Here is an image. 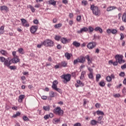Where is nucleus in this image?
I'll return each mask as SVG.
<instances>
[{"instance_id": "nucleus-1", "label": "nucleus", "mask_w": 126, "mask_h": 126, "mask_svg": "<svg viewBox=\"0 0 126 126\" xmlns=\"http://www.w3.org/2000/svg\"><path fill=\"white\" fill-rule=\"evenodd\" d=\"M115 58L116 62H113V64L115 66H117L118 63L120 64H122V63H126V61L123 60V58H124L123 55H116Z\"/></svg>"}, {"instance_id": "nucleus-2", "label": "nucleus", "mask_w": 126, "mask_h": 126, "mask_svg": "<svg viewBox=\"0 0 126 126\" xmlns=\"http://www.w3.org/2000/svg\"><path fill=\"white\" fill-rule=\"evenodd\" d=\"M90 8L92 10L93 14L95 16H100L101 15V11L97 6L92 4L91 5Z\"/></svg>"}, {"instance_id": "nucleus-3", "label": "nucleus", "mask_w": 126, "mask_h": 126, "mask_svg": "<svg viewBox=\"0 0 126 126\" xmlns=\"http://www.w3.org/2000/svg\"><path fill=\"white\" fill-rule=\"evenodd\" d=\"M58 84H59L58 81L57 80H54L52 83V89H54V90L59 92V93H60V94H62V93H63V91L62 89L58 88V86H57Z\"/></svg>"}, {"instance_id": "nucleus-4", "label": "nucleus", "mask_w": 126, "mask_h": 126, "mask_svg": "<svg viewBox=\"0 0 126 126\" xmlns=\"http://www.w3.org/2000/svg\"><path fill=\"white\" fill-rule=\"evenodd\" d=\"M42 45L46 46V47H53L54 46V41L50 39H46L42 43Z\"/></svg>"}, {"instance_id": "nucleus-5", "label": "nucleus", "mask_w": 126, "mask_h": 126, "mask_svg": "<svg viewBox=\"0 0 126 126\" xmlns=\"http://www.w3.org/2000/svg\"><path fill=\"white\" fill-rule=\"evenodd\" d=\"M55 113L58 116H63V110L60 107H57L54 109Z\"/></svg>"}, {"instance_id": "nucleus-6", "label": "nucleus", "mask_w": 126, "mask_h": 126, "mask_svg": "<svg viewBox=\"0 0 126 126\" xmlns=\"http://www.w3.org/2000/svg\"><path fill=\"white\" fill-rule=\"evenodd\" d=\"M71 76L69 74L62 75V78H63V79H64L65 80L64 81V83H66V82H68V81H70Z\"/></svg>"}, {"instance_id": "nucleus-7", "label": "nucleus", "mask_w": 126, "mask_h": 126, "mask_svg": "<svg viewBox=\"0 0 126 126\" xmlns=\"http://www.w3.org/2000/svg\"><path fill=\"white\" fill-rule=\"evenodd\" d=\"M97 45V43L95 42H90L87 45V48L89 49V50H92L94 48H95Z\"/></svg>"}, {"instance_id": "nucleus-8", "label": "nucleus", "mask_w": 126, "mask_h": 126, "mask_svg": "<svg viewBox=\"0 0 126 126\" xmlns=\"http://www.w3.org/2000/svg\"><path fill=\"white\" fill-rule=\"evenodd\" d=\"M22 25L25 27H29V24L25 19H21Z\"/></svg>"}, {"instance_id": "nucleus-9", "label": "nucleus", "mask_w": 126, "mask_h": 126, "mask_svg": "<svg viewBox=\"0 0 126 126\" xmlns=\"http://www.w3.org/2000/svg\"><path fill=\"white\" fill-rule=\"evenodd\" d=\"M38 30V26H32L30 28V31L32 34H34Z\"/></svg>"}, {"instance_id": "nucleus-10", "label": "nucleus", "mask_w": 126, "mask_h": 126, "mask_svg": "<svg viewBox=\"0 0 126 126\" xmlns=\"http://www.w3.org/2000/svg\"><path fill=\"white\" fill-rule=\"evenodd\" d=\"M8 8L7 6L5 5H2L0 6V11H5L7 12L8 11Z\"/></svg>"}, {"instance_id": "nucleus-11", "label": "nucleus", "mask_w": 126, "mask_h": 126, "mask_svg": "<svg viewBox=\"0 0 126 126\" xmlns=\"http://www.w3.org/2000/svg\"><path fill=\"white\" fill-rule=\"evenodd\" d=\"M88 31V28L87 27H84L80 29V31H77V33L78 34H80L82 33V32H87Z\"/></svg>"}, {"instance_id": "nucleus-12", "label": "nucleus", "mask_w": 126, "mask_h": 126, "mask_svg": "<svg viewBox=\"0 0 126 126\" xmlns=\"http://www.w3.org/2000/svg\"><path fill=\"white\" fill-rule=\"evenodd\" d=\"M11 61L13 63H19L20 60L19 59L18 57H16L13 58Z\"/></svg>"}, {"instance_id": "nucleus-13", "label": "nucleus", "mask_w": 126, "mask_h": 126, "mask_svg": "<svg viewBox=\"0 0 126 126\" xmlns=\"http://www.w3.org/2000/svg\"><path fill=\"white\" fill-rule=\"evenodd\" d=\"M85 58L88 61V64H89V65H90V64L92 63V60H91L90 56H89V55H86L85 57Z\"/></svg>"}, {"instance_id": "nucleus-14", "label": "nucleus", "mask_w": 126, "mask_h": 126, "mask_svg": "<svg viewBox=\"0 0 126 126\" xmlns=\"http://www.w3.org/2000/svg\"><path fill=\"white\" fill-rule=\"evenodd\" d=\"M94 29L91 26H89L88 28V33L89 34H92L93 33V32L94 31Z\"/></svg>"}, {"instance_id": "nucleus-15", "label": "nucleus", "mask_w": 126, "mask_h": 126, "mask_svg": "<svg viewBox=\"0 0 126 126\" xmlns=\"http://www.w3.org/2000/svg\"><path fill=\"white\" fill-rule=\"evenodd\" d=\"M94 31H96V32L99 31V32L101 34H102V33H103V30L101 28H100L99 27H95L94 28Z\"/></svg>"}, {"instance_id": "nucleus-16", "label": "nucleus", "mask_w": 126, "mask_h": 126, "mask_svg": "<svg viewBox=\"0 0 126 126\" xmlns=\"http://www.w3.org/2000/svg\"><path fill=\"white\" fill-rule=\"evenodd\" d=\"M72 45L76 47V48H78V47H80V43L76 41H73Z\"/></svg>"}, {"instance_id": "nucleus-17", "label": "nucleus", "mask_w": 126, "mask_h": 126, "mask_svg": "<svg viewBox=\"0 0 126 126\" xmlns=\"http://www.w3.org/2000/svg\"><path fill=\"white\" fill-rule=\"evenodd\" d=\"M85 62V57L84 56H81L80 58L79 59V63H84Z\"/></svg>"}, {"instance_id": "nucleus-18", "label": "nucleus", "mask_w": 126, "mask_h": 126, "mask_svg": "<svg viewBox=\"0 0 126 126\" xmlns=\"http://www.w3.org/2000/svg\"><path fill=\"white\" fill-rule=\"evenodd\" d=\"M25 95L23 94L20 95L19 99L18 100V102H19V103H21V102H22V100H23V98H25Z\"/></svg>"}, {"instance_id": "nucleus-19", "label": "nucleus", "mask_w": 126, "mask_h": 126, "mask_svg": "<svg viewBox=\"0 0 126 126\" xmlns=\"http://www.w3.org/2000/svg\"><path fill=\"white\" fill-rule=\"evenodd\" d=\"M49 4H52V5H56L57 4V1H55V0H50L48 1Z\"/></svg>"}, {"instance_id": "nucleus-20", "label": "nucleus", "mask_w": 126, "mask_h": 126, "mask_svg": "<svg viewBox=\"0 0 126 126\" xmlns=\"http://www.w3.org/2000/svg\"><path fill=\"white\" fill-rule=\"evenodd\" d=\"M117 7L116 6H110L109 7H107L106 9L107 11H111L112 10H113V9H116Z\"/></svg>"}, {"instance_id": "nucleus-21", "label": "nucleus", "mask_w": 126, "mask_h": 126, "mask_svg": "<svg viewBox=\"0 0 126 126\" xmlns=\"http://www.w3.org/2000/svg\"><path fill=\"white\" fill-rule=\"evenodd\" d=\"M61 65L62 66H63V67H65L67 66V62L66 61L62 62L61 63Z\"/></svg>"}, {"instance_id": "nucleus-22", "label": "nucleus", "mask_w": 126, "mask_h": 126, "mask_svg": "<svg viewBox=\"0 0 126 126\" xmlns=\"http://www.w3.org/2000/svg\"><path fill=\"white\" fill-rule=\"evenodd\" d=\"M43 110L46 111H50V105H46V106H44L42 107Z\"/></svg>"}, {"instance_id": "nucleus-23", "label": "nucleus", "mask_w": 126, "mask_h": 126, "mask_svg": "<svg viewBox=\"0 0 126 126\" xmlns=\"http://www.w3.org/2000/svg\"><path fill=\"white\" fill-rule=\"evenodd\" d=\"M8 60L9 59H7L5 60L4 62V65H5V66H7V67H9V64L10 63H8Z\"/></svg>"}, {"instance_id": "nucleus-24", "label": "nucleus", "mask_w": 126, "mask_h": 126, "mask_svg": "<svg viewBox=\"0 0 126 126\" xmlns=\"http://www.w3.org/2000/svg\"><path fill=\"white\" fill-rule=\"evenodd\" d=\"M0 53L1 54V55H2V56H6L8 55L7 51L4 50H1L0 51Z\"/></svg>"}, {"instance_id": "nucleus-25", "label": "nucleus", "mask_w": 126, "mask_h": 126, "mask_svg": "<svg viewBox=\"0 0 126 126\" xmlns=\"http://www.w3.org/2000/svg\"><path fill=\"white\" fill-rule=\"evenodd\" d=\"M91 126H96L97 125V121L95 120H93L91 121Z\"/></svg>"}, {"instance_id": "nucleus-26", "label": "nucleus", "mask_w": 126, "mask_h": 126, "mask_svg": "<svg viewBox=\"0 0 126 126\" xmlns=\"http://www.w3.org/2000/svg\"><path fill=\"white\" fill-rule=\"evenodd\" d=\"M103 119V117L102 116H99L98 118L97 121V124H102L103 123V122H102V119Z\"/></svg>"}, {"instance_id": "nucleus-27", "label": "nucleus", "mask_w": 126, "mask_h": 126, "mask_svg": "<svg viewBox=\"0 0 126 126\" xmlns=\"http://www.w3.org/2000/svg\"><path fill=\"white\" fill-rule=\"evenodd\" d=\"M4 33V27L3 26H1L0 28V34L1 35Z\"/></svg>"}, {"instance_id": "nucleus-28", "label": "nucleus", "mask_w": 126, "mask_h": 126, "mask_svg": "<svg viewBox=\"0 0 126 126\" xmlns=\"http://www.w3.org/2000/svg\"><path fill=\"white\" fill-rule=\"evenodd\" d=\"M122 21L126 22V12L124 13L122 15Z\"/></svg>"}, {"instance_id": "nucleus-29", "label": "nucleus", "mask_w": 126, "mask_h": 126, "mask_svg": "<svg viewBox=\"0 0 126 126\" xmlns=\"http://www.w3.org/2000/svg\"><path fill=\"white\" fill-rule=\"evenodd\" d=\"M62 26H63V24H58L55 25L54 27L56 29H59V28H61Z\"/></svg>"}, {"instance_id": "nucleus-30", "label": "nucleus", "mask_w": 126, "mask_h": 126, "mask_svg": "<svg viewBox=\"0 0 126 126\" xmlns=\"http://www.w3.org/2000/svg\"><path fill=\"white\" fill-rule=\"evenodd\" d=\"M88 76L90 79H94V76L93 75V73H90L89 74H88Z\"/></svg>"}, {"instance_id": "nucleus-31", "label": "nucleus", "mask_w": 126, "mask_h": 126, "mask_svg": "<svg viewBox=\"0 0 126 126\" xmlns=\"http://www.w3.org/2000/svg\"><path fill=\"white\" fill-rule=\"evenodd\" d=\"M65 57L66 58L67 60H70V54L68 53H65Z\"/></svg>"}, {"instance_id": "nucleus-32", "label": "nucleus", "mask_w": 126, "mask_h": 126, "mask_svg": "<svg viewBox=\"0 0 126 126\" xmlns=\"http://www.w3.org/2000/svg\"><path fill=\"white\" fill-rule=\"evenodd\" d=\"M61 41L63 44H66V42H67V39H66L65 38H63L61 39Z\"/></svg>"}, {"instance_id": "nucleus-33", "label": "nucleus", "mask_w": 126, "mask_h": 126, "mask_svg": "<svg viewBox=\"0 0 126 126\" xmlns=\"http://www.w3.org/2000/svg\"><path fill=\"white\" fill-rule=\"evenodd\" d=\"M79 63V58H77V59L74 60L73 61V64L75 65V64H77Z\"/></svg>"}, {"instance_id": "nucleus-34", "label": "nucleus", "mask_w": 126, "mask_h": 126, "mask_svg": "<svg viewBox=\"0 0 126 126\" xmlns=\"http://www.w3.org/2000/svg\"><path fill=\"white\" fill-rule=\"evenodd\" d=\"M49 96H50V97H51V98H53V97H55V93L53 91L50 92L49 93Z\"/></svg>"}, {"instance_id": "nucleus-35", "label": "nucleus", "mask_w": 126, "mask_h": 126, "mask_svg": "<svg viewBox=\"0 0 126 126\" xmlns=\"http://www.w3.org/2000/svg\"><path fill=\"white\" fill-rule=\"evenodd\" d=\"M77 83H78V84H79L80 86H84V84L80 81V80H77Z\"/></svg>"}, {"instance_id": "nucleus-36", "label": "nucleus", "mask_w": 126, "mask_h": 126, "mask_svg": "<svg viewBox=\"0 0 126 126\" xmlns=\"http://www.w3.org/2000/svg\"><path fill=\"white\" fill-rule=\"evenodd\" d=\"M28 7L29 8H30V9H31L32 12H35V8H34L32 6V5H29L28 6Z\"/></svg>"}, {"instance_id": "nucleus-37", "label": "nucleus", "mask_w": 126, "mask_h": 126, "mask_svg": "<svg viewBox=\"0 0 126 126\" xmlns=\"http://www.w3.org/2000/svg\"><path fill=\"white\" fill-rule=\"evenodd\" d=\"M84 75H85V71H82L80 77V79H83L84 78Z\"/></svg>"}, {"instance_id": "nucleus-38", "label": "nucleus", "mask_w": 126, "mask_h": 126, "mask_svg": "<svg viewBox=\"0 0 126 126\" xmlns=\"http://www.w3.org/2000/svg\"><path fill=\"white\" fill-rule=\"evenodd\" d=\"M97 115H101V116H103L104 115V112H103L102 111H97L96 112Z\"/></svg>"}, {"instance_id": "nucleus-39", "label": "nucleus", "mask_w": 126, "mask_h": 126, "mask_svg": "<svg viewBox=\"0 0 126 126\" xmlns=\"http://www.w3.org/2000/svg\"><path fill=\"white\" fill-rule=\"evenodd\" d=\"M6 59L3 57H0V61L1 63H4Z\"/></svg>"}, {"instance_id": "nucleus-40", "label": "nucleus", "mask_w": 126, "mask_h": 126, "mask_svg": "<svg viewBox=\"0 0 126 126\" xmlns=\"http://www.w3.org/2000/svg\"><path fill=\"white\" fill-rule=\"evenodd\" d=\"M100 78H101V75H100L99 74H96V81H99V79H100Z\"/></svg>"}, {"instance_id": "nucleus-41", "label": "nucleus", "mask_w": 126, "mask_h": 126, "mask_svg": "<svg viewBox=\"0 0 126 126\" xmlns=\"http://www.w3.org/2000/svg\"><path fill=\"white\" fill-rule=\"evenodd\" d=\"M18 52L20 53V54H21V55H23L24 50L23 48H20L18 49Z\"/></svg>"}, {"instance_id": "nucleus-42", "label": "nucleus", "mask_w": 126, "mask_h": 126, "mask_svg": "<svg viewBox=\"0 0 126 126\" xmlns=\"http://www.w3.org/2000/svg\"><path fill=\"white\" fill-rule=\"evenodd\" d=\"M9 67L10 69H11V70H13L14 69H16V66L12 65V66H9Z\"/></svg>"}, {"instance_id": "nucleus-43", "label": "nucleus", "mask_w": 126, "mask_h": 126, "mask_svg": "<svg viewBox=\"0 0 126 126\" xmlns=\"http://www.w3.org/2000/svg\"><path fill=\"white\" fill-rule=\"evenodd\" d=\"M99 85L101 86V87H104V86H105V82H104V81L100 82Z\"/></svg>"}, {"instance_id": "nucleus-44", "label": "nucleus", "mask_w": 126, "mask_h": 126, "mask_svg": "<svg viewBox=\"0 0 126 126\" xmlns=\"http://www.w3.org/2000/svg\"><path fill=\"white\" fill-rule=\"evenodd\" d=\"M106 79L108 82L112 81V77H111V76H107Z\"/></svg>"}, {"instance_id": "nucleus-45", "label": "nucleus", "mask_w": 126, "mask_h": 126, "mask_svg": "<svg viewBox=\"0 0 126 126\" xmlns=\"http://www.w3.org/2000/svg\"><path fill=\"white\" fill-rule=\"evenodd\" d=\"M88 70L90 71V73H93V69L90 67H87Z\"/></svg>"}, {"instance_id": "nucleus-46", "label": "nucleus", "mask_w": 126, "mask_h": 126, "mask_svg": "<svg viewBox=\"0 0 126 126\" xmlns=\"http://www.w3.org/2000/svg\"><path fill=\"white\" fill-rule=\"evenodd\" d=\"M23 119L26 122V121H29V119L28 117H27V116H24L23 117Z\"/></svg>"}, {"instance_id": "nucleus-47", "label": "nucleus", "mask_w": 126, "mask_h": 126, "mask_svg": "<svg viewBox=\"0 0 126 126\" xmlns=\"http://www.w3.org/2000/svg\"><path fill=\"white\" fill-rule=\"evenodd\" d=\"M55 39L56 41H60V40L61 39V36L56 35L55 37Z\"/></svg>"}, {"instance_id": "nucleus-48", "label": "nucleus", "mask_w": 126, "mask_h": 126, "mask_svg": "<svg viewBox=\"0 0 126 126\" xmlns=\"http://www.w3.org/2000/svg\"><path fill=\"white\" fill-rule=\"evenodd\" d=\"M118 32V31L116 29H113L111 30V33L112 34H116Z\"/></svg>"}, {"instance_id": "nucleus-49", "label": "nucleus", "mask_w": 126, "mask_h": 126, "mask_svg": "<svg viewBox=\"0 0 126 126\" xmlns=\"http://www.w3.org/2000/svg\"><path fill=\"white\" fill-rule=\"evenodd\" d=\"M54 121L55 122V124H58V123H60V122H61V120H60V119L57 118L54 119Z\"/></svg>"}, {"instance_id": "nucleus-50", "label": "nucleus", "mask_w": 126, "mask_h": 126, "mask_svg": "<svg viewBox=\"0 0 126 126\" xmlns=\"http://www.w3.org/2000/svg\"><path fill=\"white\" fill-rule=\"evenodd\" d=\"M77 21L79 22L80 20H81V16H78L77 18H76Z\"/></svg>"}, {"instance_id": "nucleus-51", "label": "nucleus", "mask_w": 126, "mask_h": 126, "mask_svg": "<svg viewBox=\"0 0 126 126\" xmlns=\"http://www.w3.org/2000/svg\"><path fill=\"white\" fill-rule=\"evenodd\" d=\"M18 116H20V113L17 112L16 113V114L13 115L14 118H16V117H18Z\"/></svg>"}, {"instance_id": "nucleus-52", "label": "nucleus", "mask_w": 126, "mask_h": 126, "mask_svg": "<svg viewBox=\"0 0 126 126\" xmlns=\"http://www.w3.org/2000/svg\"><path fill=\"white\" fill-rule=\"evenodd\" d=\"M62 2L63 3H64V4H66L68 3V1H67V0H63Z\"/></svg>"}, {"instance_id": "nucleus-53", "label": "nucleus", "mask_w": 126, "mask_h": 126, "mask_svg": "<svg viewBox=\"0 0 126 126\" xmlns=\"http://www.w3.org/2000/svg\"><path fill=\"white\" fill-rule=\"evenodd\" d=\"M114 96L115 97V98H118L121 96V94H114Z\"/></svg>"}, {"instance_id": "nucleus-54", "label": "nucleus", "mask_w": 126, "mask_h": 126, "mask_svg": "<svg viewBox=\"0 0 126 126\" xmlns=\"http://www.w3.org/2000/svg\"><path fill=\"white\" fill-rule=\"evenodd\" d=\"M119 76H122V77H124V76H125V72H121L119 74Z\"/></svg>"}, {"instance_id": "nucleus-55", "label": "nucleus", "mask_w": 126, "mask_h": 126, "mask_svg": "<svg viewBox=\"0 0 126 126\" xmlns=\"http://www.w3.org/2000/svg\"><path fill=\"white\" fill-rule=\"evenodd\" d=\"M82 3L83 4H84V5H87V1L85 0H83L82 1Z\"/></svg>"}, {"instance_id": "nucleus-56", "label": "nucleus", "mask_w": 126, "mask_h": 126, "mask_svg": "<svg viewBox=\"0 0 126 126\" xmlns=\"http://www.w3.org/2000/svg\"><path fill=\"white\" fill-rule=\"evenodd\" d=\"M47 97L46 95H43L41 96V99H42V100H47Z\"/></svg>"}, {"instance_id": "nucleus-57", "label": "nucleus", "mask_w": 126, "mask_h": 126, "mask_svg": "<svg viewBox=\"0 0 126 126\" xmlns=\"http://www.w3.org/2000/svg\"><path fill=\"white\" fill-rule=\"evenodd\" d=\"M106 32L108 34H111V33H112V31H111V29H108L106 30Z\"/></svg>"}, {"instance_id": "nucleus-58", "label": "nucleus", "mask_w": 126, "mask_h": 126, "mask_svg": "<svg viewBox=\"0 0 126 126\" xmlns=\"http://www.w3.org/2000/svg\"><path fill=\"white\" fill-rule=\"evenodd\" d=\"M49 115H46L44 116V120H48V119H49Z\"/></svg>"}, {"instance_id": "nucleus-59", "label": "nucleus", "mask_w": 126, "mask_h": 126, "mask_svg": "<svg viewBox=\"0 0 126 126\" xmlns=\"http://www.w3.org/2000/svg\"><path fill=\"white\" fill-rule=\"evenodd\" d=\"M49 118H54V114L50 113H49V114L48 115Z\"/></svg>"}, {"instance_id": "nucleus-60", "label": "nucleus", "mask_w": 126, "mask_h": 126, "mask_svg": "<svg viewBox=\"0 0 126 126\" xmlns=\"http://www.w3.org/2000/svg\"><path fill=\"white\" fill-rule=\"evenodd\" d=\"M57 48L58 50H61V49H62V45H61L60 44H58L57 46Z\"/></svg>"}, {"instance_id": "nucleus-61", "label": "nucleus", "mask_w": 126, "mask_h": 126, "mask_svg": "<svg viewBox=\"0 0 126 126\" xmlns=\"http://www.w3.org/2000/svg\"><path fill=\"white\" fill-rule=\"evenodd\" d=\"M120 36H121L120 40H123V39H124V38H125V36H124L123 33H121Z\"/></svg>"}, {"instance_id": "nucleus-62", "label": "nucleus", "mask_w": 126, "mask_h": 126, "mask_svg": "<svg viewBox=\"0 0 126 126\" xmlns=\"http://www.w3.org/2000/svg\"><path fill=\"white\" fill-rule=\"evenodd\" d=\"M122 69H125V68H126V63L124 64L123 65L121 66Z\"/></svg>"}, {"instance_id": "nucleus-63", "label": "nucleus", "mask_w": 126, "mask_h": 126, "mask_svg": "<svg viewBox=\"0 0 126 126\" xmlns=\"http://www.w3.org/2000/svg\"><path fill=\"white\" fill-rule=\"evenodd\" d=\"M33 23L34 24H38V23H39V21L37 19L34 20H33Z\"/></svg>"}, {"instance_id": "nucleus-64", "label": "nucleus", "mask_w": 126, "mask_h": 126, "mask_svg": "<svg viewBox=\"0 0 126 126\" xmlns=\"http://www.w3.org/2000/svg\"><path fill=\"white\" fill-rule=\"evenodd\" d=\"M73 126H81V124L79 123H76Z\"/></svg>"}]
</instances>
